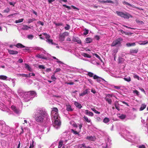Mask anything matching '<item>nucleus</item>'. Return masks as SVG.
I'll return each instance as SVG.
<instances>
[{
  "mask_svg": "<svg viewBox=\"0 0 148 148\" xmlns=\"http://www.w3.org/2000/svg\"><path fill=\"white\" fill-rule=\"evenodd\" d=\"M62 34L65 37V36H68L69 34V33L67 32H65L62 33Z\"/></svg>",
  "mask_w": 148,
  "mask_h": 148,
  "instance_id": "4d7b16f0",
  "label": "nucleus"
},
{
  "mask_svg": "<svg viewBox=\"0 0 148 148\" xmlns=\"http://www.w3.org/2000/svg\"><path fill=\"white\" fill-rule=\"evenodd\" d=\"M70 28V26L68 24H66V26L64 27L65 29L66 30H69Z\"/></svg>",
  "mask_w": 148,
  "mask_h": 148,
  "instance_id": "58836bf2",
  "label": "nucleus"
},
{
  "mask_svg": "<svg viewBox=\"0 0 148 148\" xmlns=\"http://www.w3.org/2000/svg\"><path fill=\"white\" fill-rule=\"evenodd\" d=\"M124 79L127 82H130L131 81V78L130 77H124Z\"/></svg>",
  "mask_w": 148,
  "mask_h": 148,
  "instance_id": "c9c22d12",
  "label": "nucleus"
},
{
  "mask_svg": "<svg viewBox=\"0 0 148 148\" xmlns=\"http://www.w3.org/2000/svg\"><path fill=\"white\" fill-rule=\"evenodd\" d=\"M83 118L85 119V121L88 123L91 122V120L90 119H89L88 118L85 116H84Z\"/></svg>",
  "mask_w": 148,
  "mask_h": 148,
  "instance_id": "bb28decb",
  "label": "nucleus"
},
{
  "mask_svg": "<svg viewBox=\"0 0 148 148\" xmlns=\"http://www.w3.org/2000/svg\"><path fill=\"white\" fill-rule=\"evenodd\" d=\"M86 139L89 140L94 141L96 139V138L94 136H88L86 138Z\"/></svg>",
  "mask_w": 148,
  "mask_h": 148,
  "instance_id": "9b49d317",
  "label": "nucleus"
},
{
  "mask_svg": "<svg viewBox=\"0 0 148 148\" xmlns=\"http://www.w3.org/2000/svg\"><path fill=\"white\" fill-rule=\"evenodd\" d=\"M39 68L40 69H45V67L43 65H40L39 66Z\"/></svg>",
  "mask_w": 148,
  "mask_h": 148,
  "instance_id": "bf43d9fd",
  "label": "nucleus"
},
{
  "mask_svg": "<svg viewBox=\"0 0 148 148\" xmlns=\"http://www.w3.org/2000/svg\"><path fill=\"white\" fill-rule=\"evenodd\" d=\"M9 11H10V9L9 8H8L5 10H4L3 11V12H4L8 13L9 12Z\"/></svg>",
  "mask_w": 148,
  "mask_h": 148,
  "instance_id": "052dcab7",
  "label": "nucleus"
},
{
  "mask_svg": "<svg viewBox=\"0 0 148 148\" xmlns=\"http://www.w3.org/2000/svg\"><path fill=\"white\" fill-rule=\"evenodd\" d=\"M34 146V142L33 140H32V143L31 144L29 148H32Z\"/></svg>",
  "mask_w": 148,
  "mask_h": 148,
  "instance_id": "09e8293b",
  "label": "nucleus"
},
{
  "mask_svg": "<svg viewBox=\"0 0 148 148\" xmlns=\"http://www.w3.org/2000/svg\"><path fill=\"white\" fill-rule=\"evenodd\" d=\"M82 124H78V127H79V130L78 131L79 132H80V131H81V128L82 127Z\"/></svg>",
  "mask_w": 148,
  "mask_h": 148,
  "instance_id": "79ce46f5",
  "label": "nucleus"
},
{
  "mask_svg": "<svg viewBox=\"0 0 148 148\" xmlns=\"http://www.w3.org/2000/svg\"><path fill=\"white\" fill-rule=\"evenodd\" d=\"M113 96V95H112L107 94L106 95V97H108V98H110V97H112Z\"/></svg>",
  "mask_w": 148,
  "mask_h": 148,
  "instance_id": "e2e57ef3",
  "label": "nucleus"
},
{
  "mask_svg": "<svg viewBox=\"0 0 148 148\" xmlns=\"http://www.w3.org/2000/svg\"><path fill=\"white\" fill-rule=\"evenodd\" d=\"M110 121V120L109 118L106 117L104 119L103 122L105 123H108Z\"/></svg>",
  "mask_w": 148,
  "mask_h": 148,
  "instance_id": "7c9ffc66",
  "label": "nucleus"
},
{
  "mask_svg": "<svg viewBox=\"0 0 148 148\" xmlns=\"http://www.w3.org/2000/svg\"><path fill=\"white\" fill-rule=\"evenodd\" d=\"M136 21L137 23H139V24L143 25L144 24V22L142 21H140L138 20H136Z\"/></svg>",
  "mask_w": 148,
  "mask_h": 148,
  "instance_id": "de8ad7c7",
  "label": "nucleus"
},
{
  "mask_svg": "<svg viewBox=\"0 0 148 148\" xmlns=\"http://www.w3.org/2000/svg\"><path fill=\"white\" fill-rule=\"evenodd\" d=\"M63 143V142L62 140H60L59 142V145L58 148H60L62 146Z\"/></svg>",
  "mask_w": 148,
  "mask_h": 148,
  "instance_id": "c85d7f7f",
  "label": "nucleus"
},
{
  "mask_svg": "<svg viewBox=\"0 0 148 148\" xmlns=\"http://www.w3.org/2000/svg\"><path fill=\"white\" fill-rule=\"evenodd\" d=\"M146 105L145 104H143L141 105L140 108V110L142 111L145 109L146 107Z\"/></svg>",
  "mask_w": 148,
  "mask_h": 148,
  "instance_id": "5701e85b",
  "label": "nucleus"
},
{
  "mask_svg": "<svg viewBox=\"0 0 148 148\" xmlns=\"http://www.w3.org/2000/svg\"><path fill=\"white\" fill-rule=\"evenodd\" d=\"M133 93L134 94H135L136 95L138 96L139 95V92L137 90H133Z\"/></svg>",
  "mask_w": 148,
  "mask_h": 148,
  "instance_id": "37998d69",
  "label": "nucleus"
},
{
  "mask_svg": "<svg viewBox=\"0 0 148 148\" xmlns=\"http://www.w3.org/2000/svg\"><path fill=\"white\" fill-rule=\"evenodd\" d=\"M31 29V27H28L26 25H23L21 28V29L24 30H27L29 29Z\"/></svg>",
  "mask_w": 148,
  "mask_h": 148,
  "instance_id": "ddd939ff",
  "label": "nucleus"
},
{
  "mask_svg": "<svg viewBox=\"0 0 148 148\" xmlns=\"http://www.w3.org/2000/svg\"><path fill=\"white\" fill-rule=\"evenodd\" d=\"M65 37L62 34L60 35L59 38V41L61 42L64 41L65 39Z\"/></svg>",
  "mask_w": 148,
  "mask_h": 148,
  "instance_id": "2eb2a0df",
  "label": "nucleus"
},
{
  "mask_svg": "<svg viewBox=\"0 0 148 148\" xmlns=\"http://www.w3.org/2000/svg\"><path fill=\"white\" fill-rule=\"evenodd\" d=\"M25 68L29 71L32 72L33 71V69L32 68L27 64H25Z\"/></svg>",
  "mask_w": 148,
  "mask_h": 148,
  "instance_id": "9d476101",
  "label": "nucleus"
},
{
  "mask_svg": "<svg viewBox=\"0 0 148 148\" xmlns=\"http://www.w3.org/2000/svg\"><path fill=\"white\" fill-rule=\"evenodd\" d=\"M74 104L76 107L80 109L82 107V106L81 104L78 102L75 101L74 102Z\"/></svg>",
  "mask_w": 148,
  "mask_h": 148,
  "instance_id": "4468645a",
  "label": "nucleus"
},
{
  "mask_svg": "<svg viewBox=\"0 0 148 148\" xmlns=\"http://www.w3.org/2000/svg\"><path fill=\"white\" fill-rule=\"evenodd\" d=\"M118 60L119 63H121L124 62L125 60L122 58H119Z\"/></svg>",
  "mask_w": 148,
  "mask_h": 148,
  "instance_id": "72a5a7b5",
  "label": "nucleus"
},
{
  "mask_svg": "<svg viewBox=\"0 0 148 148\" xmlns=\"http://www.w3.org/2000/svg\"><path fill=\"white\" fill-rule=\"evenodd\" d=\"M82 55L84 57H86L88 58H90L91 57V56L90 55L87 53H82Z\"/></svg>",
  "mask_w": 148,
  "mask_h": 148,
  "instance_id": "c756f323",
  "label": "nucleus"
},
{
  "mask_svg": "<svg viewBox=\"0 0 148 148\" xmlns=\"http://www.w3.org/2000/svg\"><path fill=\"white\" fill-rule=\"evenodd\" d=\"M36 57L40 58H41L42 59L45 60H47V57H45L42 54H38L37 55Z\"/></svg>",
  "mask_w": 148,
  "mask_h": 148,
  "instance_id": "6ab92c4d",
  "label": "nucleus"
},
{
  "mask_svg": "<svg viewBox=\"0 0 148 148\" xmlns=\"http://www.w3.org/2000/svg\"><path fill=\"white\" fill-rule=\"evenodd\" d=\"M34 36L32 34H29L27 36V38L30 40H32L34 38Z\"/></svg>",
  "mask_w": 148,
  "mask_h": 148,
  "instance_id": "f704fd0d",
  "label": "nucleus"
},
{
  "mask_svg": "<svg viewBox=\"0 0 148 148\" xmlns=\"http://www.w3.org/2000/svg\"><path fill=\"white\" fill-rule=\"evenodd\" d=\"M84 112L86 115H88L89 116H92L93 115V114L92 112L88 110H84Z\"/></svg>",
  "mask_w": 148,
  "mask_h": 148,
  "instance_id": "1a4fd4ad",
  "label": "nucleus"
},
{
  "mask_svg": "<svg viewBox=\"0 0 148 148\" xmlns=\"http://www.w3.org/2000/svg\"><path fill=\"white\" fill-rule=\"evenodd\" d=\"M84 33L83 34L84 35H86L88 33V29H85L84 30Z\"/></svg>",
  "mask_w": 148,
  "mask_h": 148,
  "instance_id": "a18cd8bd",
  "label": "nucleus"
},
{
  "mask_svg": "<svg viewBox=\"0 0 148 148\" xmlns=\"http://www.w3.org/2000/svg\"><path fill=\"white\" fill-rule=\"evenodd\" d=\"M30 74V73H29V74H19V75L21 76H22L23 77H31Z\"/></svg>",
  "mask_w": 148,
  "mask_h": 148,
  "instance_id": "f3484780",
  "label": "nucleus"
},
{
  "mask_svg": "<svg viewBox=\"0 0 148 148\" xmlns=\"http://www.w3.org/2000/svg\"><path fill=\"white\" fill-rule=\"evenodd\" d=\"M51 79L53 81H55L56 79V77H55L54 75H53L51 77Z\"/></svg>",
  "mask_w": 148,
  "mask_h": 148,
  "instance_id": "6e6d98bb",
  "label": "nucleus"
},
{
  "mask_svg": "<svg viewBox=\"0 0 148 148\" xmlns=\"http://www.w3.org/2000/svg\"><path fill=\"white\" fill-rule=\"evenodd\" d=\"M11 108L12 110L16 114H18L21 112L20 110L18 108L14 106H11Z\"/></svg>",
  "mask_w": 148,
  "mask_h": 148,
  "instance_id": "6e6552de",
  "label": "nucleus"
},
{
  "mask_svg": "<svg viewBox=\"0 0 148 148\" xmlns=\"http://www.w3.org/2000/svg\"><path fill=\"white\" fill-rule=\"evenodd\" d=\"M29 95L31 96H35L36 95V92L33 91L27 92L26 95L23 96V100L24 101L27 102L31 98L29 97Z\"/></svg>",
  "mask_w": 148,
  "mask_h": 148,
  "instance_id": "20e7f679",
  "label": "nucleus"
},
{
  "mask_svg": "<svg viewBox=\"0 0 148 148\" xmlns=\"http://www.w3.org/2000/svg\"><path fill=\"white\" fill-rule=\"evenodd\" d=\"M52 119L54 121V127L56 129L59 128L61 125V122L60 121V117L59 116L58 113H53L51 114Z\"/></svg>",
  "mask_w": 148,
  "mask_h": 148,
  "instance_id": "f03ea898",
  "label": "nucleus"
},
{
  "mask_svg": "<svg viewBox=\"0 0 148 148\" xmlns=\"http://www.w3.org/2000/svg\"><path fill=\"white\" fill-rule=\"evenodd\" d=\"M116 13L118 16L125 18L128 19L130 17L132 16L130 14L128 13H124L122 12L117 11L116 12Z\"/></svg>",
  "mask_w": 148,
  "mask_h": 148,
  "instance_id": "423d86ee",
  "label": "nucleus"
},
{
  "mask_svg": "<svg viewBox=\"0 0 148 148\" xmlns=\"http://www.w3.org/2000/svg\"><path fill=\"white\" fill-rule=\"evenodd\" d=\"M48 116L46 110L41 108L35 113L34 118L37 122L41 123L43 122L45 118H48Z\"/></svg>",
  "mask_w": 148,
  "mask_h": 148,
  "instance_id": "f257e3e1",
  "label": "nucleus"
},
{
  "mask_svg": "<svg viewBox=\"0 0 148 148\" xmlns=\"http://www.w3.org/2000/svg\"><path fill=\"white\" fill-rule=\"evenodd\" d=\"M140 42H142L141 43H140V44L141 45H145V44H147L148 43V41L147 40L144 41Z\"/></svg>",
  "mask_w": 148,
  "mask_h": 148,
  "instance_id": "49530a36",
  "label": "nucleus"
},
{
  "mask_svg": "<svg viewBox=\"0 0 148 148\" xmlns=\"http://www.w3.org/2000/svg\"><path fill=\"white\" fill-rule=\"evenodd\" d=\"M87 93H88V90L86 89L84 90L82 93L79 94V95L80 96H83L84 95H85Z\"/></svg>",
  "mask_w": 148,
  "mask_h": 148,
  "instance_id": "4be33fe9",
  "label": "nucleus"
},
{
  "mask_svg": "<svg viewBox=\"0 0 148 148\" xmlns=\"http://www.w3.org/2000/svg\"><path fill=\"white\" fill-rule=\"evenodd\" d=\"M133 77L134 78L137 79L138 80H139V77L137 75H134L133 76Z\"/></svg>",
  "mask_w": 148,
  "mask_h": 148,
  "instance_id": "0e129e2a",
  "label": "nucleus"
},
{
  "mask_svg": "<svg viewBox=\"0 0 148 148\" xmlns=\"http://www.w3.org/2000/svg\"><path fill=\"white\" fill-rule=\"evenodd\" d=\"M123 4H124V5H128L129 6H130V7L132 6V5L131 4H130V3H128L127 2H126V1H124V2H123Z\"/></svg>",
  "mask_w": 148,
  "mask_h": 148,
  "instance_id": "ea45409f",
  "label": "nucleus"
},
{
  "mask_svg": "<svg viewBox=\"0 0 148 148\" xmlns=\"http://www.w3.org/2000/svg\"><path fill=\"white\" fill-rule=\"evenodd\" d=\"M46 41L48 42L49 44H51L52 45L53 44L54 45H56V43H53V40L51 39H47L46 40Z\"/></svg>",
  "mask_w": 148,
  "mask_h": 148,
  "instance_id": "a878e982",
  "label": "nucleus"
},
{
  "mask_svg": "<svg viewBox=\"0 0 148 148\" xmlns=\"http://www.w3.org/2000/svg\"><path fill=\"white\" fill-rule=\"evenodd\" d=\"M14 46L18 48H23L25 47L24 46L20 43H18L16 45H14Z\"/></svg>",
  "mask_w": 148,
  "mask_h": 148,
  "instance_id": "dca6fc26",
  "label": "nucleus"
},
{
  "mask_svg": "<svg viewBox=\"0 0 148 148\" xmlns=\"http://www.w3.org/2000/svg\"><path fill=\"white\" fill-rule=\"evenodd\" d=\"M9 128L8 126L6 125L5 122L3 121H0V129L1 131L7 132Z\"/></svg>",
  "mask_w": 148,
  "mask_h": 148,
  "instance_id": "7ed1b4c3",
  "label": "nucleus"
},
{
  "mask_svg": "<svg viewBox=\"0 0 148 148\" xmlns=\"http://www.w3.org/2000/svg\"><path fill=\"white\" fill-rule=\"evenodd\" d=\"M44 34L46 36V38L47 39H49V38L50 37V36L49 35H47L46 34Z\"/></svg>",
  "mask_w": 148,
  "mask_h": 148,
  "instance_id": "69168bd1",
  "label": "nucleus"
},
{
  "mask_svg": "<svg viewBox=\"0 0 148 148\" xmlns=\"http://www.w3.org/2000/svg\"><path fill=\"white\" fill-rule=\"evenodd\" d=\"M35 20V19L34 18H33L32 19H29L28 20V23H31L33 21H34Z\"/></svg>",
  "mask_w": 148,
  "mask_h": 148,
  "instance_id": "a19ab883",
  "label": "nucleus"
},
{
  "mask_svg": "<svg viewBox=\"0 0 148 148\" xmlns=\"http://www.w3.org/2000/svg\"><path fill=\"white\" fill-rule=\"evenodd\" d=\"M60 70H61L59 68H57L56 69L55 72L56 73V72H58L60 71Z\"/></svg>",
  "mask_w": 148,
  "mask_h": 148,
  "instance_id": "774afa93",
  "label": "nucleus"
},
{
  "mask_svg": "<svg viewBox=\"0 0 148 148\" xmlns=\"http://www.w3.org/2000/svg\"><path fill=\"white\" fill-rule=\"evenodd\" d=\"M8 78V77L4 75H0V79L3 80H7V79Z\"/></svg>",
  "mask_w": 148,
  "mask_h": 148,
  "instance_id": "b1692460",
  "label": "nucleus"
},
{
  "mask_svg": "<svg viewBox=\"0 0 148 148\" xmlns=\"http://www.w3.org/2000/svg\"><path fill=\"white\" fill-rule=\"evenodd\" d=\"M71 131L72 132H73L74 134H79V132L78 131H75L73 130L72 129L71 130Z\"/></svg>",
  "mask_w": 148,
  "mask_h": 148,
  "instance_id": "3c124183",
  "label": "nucleus"
},
{
  "mask_svg": "<svg viewBox=\"0 0 148 148\" xmlns=\"http://www.w3.org/2000/svg\"><path fill=\"white\" fill-rule=\"evenodd\" d=\"M58 110L57 108H52L51 114H53V113H57L58 112Z\"/></svg>",
  "mask_w": 148,
  "mask_h": 148,
  "instance_id": "412c9836",
  "label": "nucleus"
},
{
  "mask_svg": "<svg viewBox=\"0 0 148 148\" xmlns=\"http://www.w3.org/2000/svg\"><path fill=\"white\" fill-rule=\"evenodd\" d=\"M18 92L19 93V95H21L24 93L23 91L20 89H19L18 90Z\"/></svg>",
  "mask_w": 148,
  "mask_h": 148,
  "instance_id": "4c0bfd02",
  "label": "nucleus"
},
{
  "mask_svg": "<svg viewBox=\"0 0 148 148\" xmlns=\"http://www.w3.org/2000/svg\"><path fill=\"white\" fill-rule=\"evenodd\" d=\"M54 23L56 26H62L63 25V24L61 23H56V22H54Z\"/></svg>",
  "mask_w": 148,
  "mask_h": 148,
  "instance_id": "8fccbe9b",
  "label": "nucleus"
},
{
  "mask_svg": "<svg viewBox=\"0 0 148 148\" xmlns=\"http://www.w3.org/2000/svg\"><path fill=\"white\" fill-rule=\"evenodd\" d=\"M122 133L124 134V135H126V136H128L129 135V134H127V130H124V131H123V132Z\"/></svg>",
  "mask_w": 148,
  "mask_h": 148,
  "instance_id": "603ef678",
  "label": "nucleus"
},
{
  "mask_svg": "<svg viewBox=\"0 0 148 148\" xmlns=\"http://www.w3.org/2000/svg\"><path fill=\"white\" fill-rule=\"evenodd\" d=\"M119 117L120 119H124L126 117V116L124 114H122Z\"/></svg>",
  "mask_w": 148,
  "mask_h": 148,
  "instance_id": "c03bdc74",
  "label": "nucleus"
},
{
  "mask_svg": "<svg viewBox=\"0 0 148 148\" xmlns=\"http://www.w3.org/2000/svg\"><path fill=\"white\" fill-rule=\"evenodd\" d=\"M23 18H21L20 19H19L18 20H16L15 21V23H18L21 22H23Z\"/></svg>",
  "mask_w": 148,
  "mask_h": 148,
  "instance_id": "e433bc0d",
  "label": "nucleus"
},
{
  "mask_svg": "<svg viewBox=\"0 0 148 148\" xmlns=\"http://www.w3.org/2000/svg\"><path fill=\"white\" fill-rule=\"evenodd\" d=\"M138 51V49H131L130 51V53L132 54L136 53Z\"/></svg>",
  "mask_w": 148,
  "mask_h": 148,
  "instance_id": "a211bd4d",
  "label": "nucleus"
},
{
  "mask_svg": "<svg viewBox=\"0 0 148 148\" xmlns=\"http://www.w3.org/2000/svg\"><path fill=\"white\" fill-rule=\"evenodd\" d=\"M35 49L40 50L41 51H42L43 49L38 47H36L35 48Z\"/></svg>",
  "mask_w": 148,
  "mask_h": 148,
  "instance_id": "13d9d810",
  "label": "nucleus"
},
{
  "mask_svg": "<svg viewBox=\"0 0 148 148\" xmlns=\"http://www.w3.org/2000/svg\"><path fill=\"white\" fill-rule=\"evenodd\" d=\"M63 6L64 7H65L67 8H68L69 9H71V7H70V6H67L65 5H63Z\"/></svg>",
  "mask_w": 148,
  "mask_h": 148,
  "instance_id": "680f3d73",
  "label": "nucleus"
},
{
  "mask_svg": "<svg viewBox=\"0 0 148 148\" xmlns=\"http://www.w3.org/2000/svg\"><path fill=\"white\" fill-rule=\"evenodd\" d=\"M66 110L68 111H72L73 110L71 106L69 105H66Z\"/></svg>",
  "mask_w": 148,
  "mask_h": 148,
  "instance_id": "aec40b11",
  "label": "nucleus"
},
{
  "mask_svg": "<svg viewBox=\"0 0 148 148\" xmlns=\"http://www.w3.org/2000/svg\"><path fill=\"white\" fill-rule=\"evenodd\" d=\"M86 41L87 43H90L92 41V39L90 38H86Z\"/></svg>",
  "mask_w": 148,
  "mask_h": 148,
  "instance_id": "2f4dec72",
  "label": "nucleus"
},
{
  "mask_svg": "<svg viewBox=\"0 0 148 148\" xmlns=\"http://www.w3.org/2000/svg\"><path fill=\"white\" fill-rule=\"evenodd\" d=\"M123 40L121 38H119L114 40L111 45L112 47H119L121 46V42Z\"/></svg>",
  "mask_w": 148,
  "mask_h": 148,
  "instance_id": "39448f33",
  "label": "nucleus"
},
{
  "mask_svg": "<svg viewBox=\"0 0 148 148\" xmlns=\"http://www.w3.org/2000/svg\"><path fill=\"white\" fill-rule=\"evenodd\" d=\"M78 38H79L74 37L73 38V40L74 42H76Z\"/></svg>",
  "mask_w": 148,
  "mask_h": 148,
  "instance_id": "5fc2aeb1",
  "label": "nucleus"
},
{
  "mask_svg": "<svg viewBox=\"0 0 148 148\" xmlns=\"http://www.w3.org/2000/svg\"><path fill=\"white\" fill-rule=\"evenodd\" d=\"M105 99L106 101H107L108 103L110 104H111L112 101L111 99H109L108 97H106L105 98Z\"/></svg>",
  "mask_w": 148,
  "mask_h": 148,
  "instance_id": "393cba45",
  "label": "nucleus"
},
{
  "mask_svg": "<svg viewBox=\"0 0 148 148\" xmlns=\"http://www.w3.org/2000/svg\"><path fill=\"white\" fill-rule=\"evenodd\" d=\"M93 79H97L96 80L97 82L99 83L101 82V80H102L105 82H106V81H105L103 78L99 77L96 75H95L93 76Z\"/></svg>",
  "mask_w": 148,
  "mask_h": 148,
  "instance_id": "0eeeda50",
  "label": "nucleus"
},
{
  "mask_svg": "<svg viewBox=\"0 0 148 148\" xmlns=\"http://www.w3.org/2000/svg\"><path fill=\"white\" fill-rule=\"evenodd\" d=\"M139 148H146L144 145H141L139 146Z\"/></svg>",
  "mask_w": 148,
  "mask_h": 148,
  "instance_id": "338daca9",
  "label": "nucleus"
},
{
  "mask_svg": "<svg viewBox=\"0 0 148 148\" xmlns=\"http://www.w3.org/2000/svg\"><path fill=\"white\" fill-rule=\"evenodd\" d=\"M8 51L9 53L10 54H16L18 53L17 51H14L13 50H8Z\"/></svg>",
  "mask_w": 148,
  "mask_h": 148,
  "instance_id": "f8f14e48",
  "label": "nucleus"
},
{
  "mask_svg": "<svg viewBox=\"0 0 148 148\" xmlns=\"http://www.w3.org/2000/svg\"><path fill=\"white\" fill-rule=\"evenodd\" d=\"M106 3H113L114 2L113 1L111 0H107L106 1Z\"/></svg>",
  "mask_w": 148,
  "mask_h": 148,
  "instance_id": "864d4df0",
  "label": "nucleus"
},
{
  "mask_svg": "<svg viewBox=\"0 0 148 148\" xmlns=\"http://www.w3.org/2000/svg\"><path fill=\"white\" fill-rule=\"evenodd\" d=\"M136 45L135 43L134 42L130 43H127L126 44V45L128 47L132 46H134Z\"/></svg>",
  "mask_w": 148,
  "mask_h": 148,
  "instance_id": "cd10ccee",
  "label": "nucleus"
},
{
  "mask_svg": "<svg viewBox=\"0 0 148 148\" xmlns=\"http://www.w3.org/2000/svg\"><path fill=\"white\" fill-rule=\"evenodd\" d=\"M88 73L87 75L89 77H93V76L94 75V74L93 73L90 72H88Z\"/></svg>",
  "mask_w": 148,
  "mask_h": 148,
  "instance_id": "473e14b6",
  "label": "nucleus"
}]
</instances>
